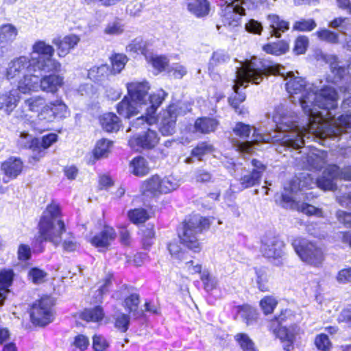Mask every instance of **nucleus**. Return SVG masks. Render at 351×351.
Listing matches in <instances>:
<instances>
[{
	"label": "nucleus",
	"mask_w": 351,
	"mask_h": 351,
	"mask_svg": "<svg viewBox=\"0 0 351 351\" xmlns=\"http://www.w3.org/2000/svg\"><path fill=\"white\" fill-rule=\"evenodd\" d=\"M109 346L106 339L101 335H95L93 337V347L95 351H105Z\"/></svg>",
	"instance_id": "obj_49"
},
{
	"label": "nucleus",
	"mask_w": 351,
	"mask_h": 351,
	"mask_svg": "<svg viewBox=\"0 0 351 351\" xmlns=\"http://www.w3.org/2000/svg\"><path fill=\"white\" fill-rule=\"evenodd\" d=\"M142 232L143 245L145 247H149L152 244V239L155 235L154 226L148 224L145 229L142 230Z\"/></svg>",
	"instance_id": "obj_56"
},
{
	"label": "nucleus",
	"mask_w": 351,
	"mask_h": 351,
	"mask_svg": "<svg viewBox=\"0 0 351 351\" xmlns=\"http://www.w3.org/2000/svg\"><path fill=\"white\" fill-rule=\"evenodd\" d=\"M263 69L258 68L253 60H245L241 63L240 67L237 68L236 79L232 87L235 95L229 98V103L237 114L245 115L247 113V110L244 106L240 105L245 101V95L239 92V87L245 88L249 82L259 84L263 79Z\"/></svg>",
	"instance_id": "obj_5"
},
{
	"label": "nucleus",
	"mask_w": 351,
	"mask_h": 351,
	"mask_svg": "<svg viewBox=\"0 0 351 351\" xmlns=\"http://www.w3.org/2000/svg\"><path fill=\"white\" fill-rule=\"evenodd\" d=\"M177 111L176 105L171 104L161 114L159 130L163 136L172 135L175 132Z\"/></svg>",
	"instance_id": "obj_19"
},
{
	"label": "nucleus",
	"mask_w": 351,
	"mask_h": 351,
	"mask_svg": "<svg viewBox=\"0 0 351 351\" xmlns=\"http://www.w3.org/2000/svg\"><path fill=\"white\" fill-rule=\"evenodd\" d=\"M200 279L204 284V288L207 291H211L216 289L218 285V279L216 276H213L208 270L202 271Z\"/></svg>",
	"instance_id": "obj_42"
},
{
	"label": "nucleus",
	"mask_w": 351,
	"mask_h": 351,
	"mask_svg": "<svg viewBox=\"0 0 351 351\" xmlns=\"http://www.w3.org/2000/svg\"><path fill=\"white\" fill-rule=\"evenodd\" d=\"M18 35V29L12 24H5L0 27V45L5 47L12 43Z\"/></svg>",
	"instance_id": "obj_27"
},
{
	"label": "nucleus",
	"mask_w": 351,
	"mask_h": 351,
	"mask_svg": "<svg viewBox=\"0 0 351 351\" xmlns=\"http://www.w3.org/2000/svg\"><path fill=\"white\" fill-rule=\"evenodd\" d=\"M117 237L114 228L105 226L104 229L90 239L92 245L97 247L107 248Z\"/></svg>",
	"instance_id": "obj_22"
},
{
	"label": "nucleus",
	"mask_w": 351,
	"mask_h": 351,
	"mask_svg": "<svg viewBox=\"0 0 351 351\" xmlns=\"http://www.w3.org/2000/svg\"><path fill=\"white\" fill-rule=\"evenodd\" d=\"M294 315L291 310L282 311L280 314L271 319L267 325L268 329L280 339L285 351L293 349L294 343L300 337L304 331L297 324L287 325L293 321Z\"/></svg>",
	"instance_id": "obj_6"
},
{
	"label": "nucleus",
	"mask_w": 351,
	"mask_h": 351,
	"mask_svg": "<svg viewBox=\"0 0 351 351\" xmlns=\"http://www.w3.org/2000/svg\"><path fill=\"white\" fill-rule=\"evenodd\" d=\"M123 25L118 21L108 23L104 30V32L109 35H119L123 33Z\"/></svg>",
	"instance_id": "obj_54"
},
{
	"label": "nucleus",
	"mask_w": 351,
	"mask_h": 351,
	"mask_svg": "<svg viewBox=\"0 0 351 351\" xmlns=\"http://www.w3.org/2000/svg\"><path fill=\"white\" fill-rule=\"evenodd\" d=\"M46 275L47 274L44 271L36 267L32 268L28 273L29 279L35 284L43 282Z\"/></svg>",
	"instance_id": "obj_52"
},
{
	"label": "nucleus",
	"mask_w": 351,
	"mask_h": 351,
	"mask_svg": "<svg viewBox=\"0 0 351 351\" xmlns=\"http://www.w3.org/2000/svg\"><path fill=\"white\" fill-rule=\"evenodd\" d=\"M57 141V135L56 134H49L44 136L41 141H40V148L36 149V154L32 155V158L36 160H39L40 158L45 156V150L50 147L53 143Z\"/></svg>",
	"instance_id": "obj_34"
},
{
	"label": "nucleus",
	"mask_w": 351,
	"mask_h": 351,
	"mask_svg": "<svg viewBox=\"0 0 351 351\" xmlns=\"http://www.w3.org/2000/svg\"><path fill=\"white\" fill-rule=\"evenodd\" d=\"M126 87L128 97L125 96L117 106L119 115L130 119L145 110V114L135 119L132 127L154 124L157 121L156 110L167 94L161 89L149 95L150 86L147 81L132 82Z\"/></svg>",
	"instance_id": "obj_2"
},
{
	"label": "nucleus",
	"mask_w": 351,
	"mask_h": 351,
	"mask_svg": "<svg viewBox=\"0 0 351 351\" xmlns=\"http://www.w3.org/2000/svg\"><path fill=\"white\" fill-rule=\"evenodd\" d=\"M114 320V326L122 332H125L128 329L130 325V316L121 312H116L113 315Z\"/></svg>",
	"instance_id": "obj_43"
},
{
	"label": "nucleus",
	"mask_w": 351,
	"mask_h": 351,
	"mask_svg": "<svg viewBox=\"0 0 351 351\" xmlns=\"http://www.w3.org/2000/svg\"><path fill=\"white\" fill-rule=\"evenodd\" d=\"M17 145L19 147L30 149L33 155H35L36 149L40 147V140L25 131L20 133Z\"/></svg>",
	"instance_id": "obj_24"
},
{
	"label": "nucleus",
	"mask_w": 351,
	"mask_h": 351,
	"mask_svg": "<svg viewBox=\"0 0 351 351\" xmlns=\"http://www.w3.org/2000/svg\"><path fill=\"white\" fill-rule=\"evenodd\" d=\"M129 219L134 224L144 223L148 219V214L143 208H135L128 213Z\"/></svg>",
	"instance_id": "obj_44"
},
{
	"label": "nucleus",
	"mask_w": 351,
	"mask_h": 351,
	"mask_svg": "<svg viewBox=\"0 0 351 351\" xmlns=\"http://www.w3.org/2000/svg\"><path fill=\"white\" fill-rule=\"evenodd\" d=\"M307 180L304 174L294 177L284 187L282 205L284 208L297 210L307 214Z\"/></svg>",
	"instance_id": "obj_9"
},
{
	"label": "nucleus",
	"mask_w": 351,
	"mask_h": 351,
	"mask_svg": "<svg viewBox=\"0 0 351 351\" xmlns=\"http://www.w3.org/2000/svg\"><path fill=\"white\" fill-rule=\"evenodd\" d=\"M318 37L324 41L330 43H337L339 42L338 34L328 29H322L317 32Z\"/></svg>",
	"instance_id": "obj_53"
},
{
	"label": "nucleus",
	"mask_w": 351,
	"mask_h": 351,
	"mask_svg": "<svg viewBox=\"0 0 351 351\" xmlns=\"http://www.w3.org/2000/svg\"><path fill=\"white\" fill-rule=\"evenodd\" d=\"M210 223V220L207 218L199 215L193 216L179 231L178 235L181 242L195 252H199L201 247L197 235L204 229L209 228Z\"/></svg>",
	"instance_id": "obj_10"
},
{
	"label": "nucleus",
	"mask_w": 351,
	"mask_h": 351,
	"mask_svg": "<svg viewBox=\"0 0 351 351\" xmlns=\"http://www.w3.org/2000/svg\"><path fill=\"white\" fill-rule=\"evenodd\" d=\"M147 60L158 71L165 69L168 63V60L165 56H152Z\"/></svg>",
	"instance_id": "obj_55"
},
{
	"label": "nucleus",
	"mask_w": 351,
	"mask_h": 351,
	"mask_svg": "<svg viewBox=\"0 0 351 351\" xmlns=\"http://www.w3.org/2000/svg\"><path fill=\"white\" fill-rule=\"evenodd\" d=\"M54 48L43 40L36 41L29 55L10 60L4 72L5 79H19V90L23 94L42 90L56 93L62 86L63 79L58 75H45L58 72L61 64L54 59Z\"/></svg>",
	"instance_id": "obj_1"
},
{
	"label": "nucleus",
	"mask_w": 351,
	"mask_h": 351,
	"mask_svg": "<svg viewBox=\"0 0 351 351\" xmlns=\"http://www.w3.org/2000/svg\"><path fill=\"white\" fill-rule=\"evenodd\" d=\"M263 75H279L287 80L286 89L290 95L291 101L295 104H299L304 112L307 108V89L305 79L295 76L292 71H287L285 66L275 63L268 66L263 70Z\"/></svg>",
	"instance_id": "obj_7"
},
{
	"label": "nucleus",
	"mask_w": 351,
	"mask_h": 351,
	"mask_svg": "<svg viewBox=\"0 0 351 351\" xmlns=\"http://www.w3.org/2000/svg\"><path fill=\"white\" fill-rule=\"evenodd\" d=\"M253 169L251 171H246L239 179L240 190L252 187L258 184L263 173L265 171V166L259 160L253 159L252 160Z\"/></svg>",
	"instance_id": "obj_18"
},
{
	"label": "nucleus",
	"mask_w": 351,
	"mask_h": 351,
	"mask_svg": "<svg viewBox=\"0 0 351 351\" xmlns=\"http://www.w3.org/2000/svg\"><path fill=\"white\" fill-rule=\"evenodd\" d=\"M53 301L49 297H44L32 305L30 317L32 323L38 326H45L53 319Z\"/></svg>",
	"instance_id": "obj_12"
},
{
	"label": "nucleus",
	"mask_w": 351,
	"mask_h": 351,
	"mask_svg": "<svg viewBox=\"0 0 351 351\" xmlns=\"http://www.w3.org/2000/svg\"><path fill=\"white\" fill-rule=\"evenodd\" d=\"M112 70L110 73L112 74L120 73L121 71L125 68L128 62V58L125 55L122 53H117L113 55L111 58Z\"/></svg>",
	"instance_id": "obj_40"
},
{
	"label": "nucleus",
	"mask_w": 351,
	"mask_h": 351,
	"mask_svg": "<svg viewBox=\"0 0 351 351\" xmlns=\"http://www.w3.org/2000/svg\"><path fill=\"white\" fill-rule=\"evenodd\" d=\"M111 74L110 67L106 64L94 66L88 71V77L93 81L101 83L108 80Z\"/></svg>",
	"instance_id": "obj_25"
},
{
	"label": "nucleus",
	"mask_w": 351,
	"mask_h": 351,
	"mask_svg": "<svg viewBox=\"0 0 351 351\" xmlns=\"http://www.w3.org/2000/svg\"><path fill=\"white\" fill-rule=\"evenodd\" d=\"M14 274L12 270H3L0 272V305L9 292L8 287L11 285Z\"/></svg>",
	"instance_id": "obj_30"
},
{
	"label": "nucleus",
	"mask_w": 351,
	"mask_h": 351,
	"mask_svg": "<svg viewBox=\"0 0 351 351\" xmlns=\"http://www.w3.org/2000/svg\"><path fill=\"white\" fill-rule=\"evenodd\" d=\"M293 247L303 262L307 261V239L306 238L296 237L292 242Z\"/></svg>",
	"instance_id": "obj_37"
},
{
	"label": "nucleus",
	"mask_w": 351,
	"mask_h": 351,
	"mask_svg": "<svg viewBox=\"0 0 351 351\" xmlns=\"http://www.w3.org/2000/svg\"><path fill=\"white\" fill-rule=\"evenodd\" d=\"M252 131V128L249 125L245 124L242 122H239L233 128L234 133L243 138L249 137Z\"/></svg>",
	"instance_id": "obj_50"
},
{
	"label": "nucleus",
	"mask_w": 351,
	"mask_h": 351,
	"mask_svg": "<svg viewBox=\"0 0 351 351\" xmlns=\"http://www.w3.org/2000/svg\"><path fill=\"white\" fill-rule=\"evenodd\" d=\"M216 175L215 172L211 173L205 169H199L196 171L195 179L197 182H215L216 181Z\"/></svg>",
	"instance_id": "obj_48"
},
{
	"label": "nucleus",
	"mask_w": 351,
	"mask_h": 351,
	"mask_svg": "<svg viewBox=\"0 0 351 351\" xmlns=\"http://www.w3.org/2000/svg\"><path fill=\"white\" fill-rule=\"evenodd\" d=\"M276 130L271 133L264 134L260 129L253 128L252 141H237L233 146L241 153L251 154L254 145L258 143H275L280 141L285 147L298 149L304 145V132L296 124L295 118L284 114L282 109H278L273 116Z\"/></svg>",
	"instance_id": "obj_3"
},
{
	"label": "nucleus",
	"mask_w": 351,
	"mask_h": 351,
	"mask_svg": "<svg viewBox=\"0 0 351 351\" xmlns=\"http://www.w3.org/2000/svg\"><path fill=\"white\" fill-rule=\"evenodd\" d=\"M234 339L242 351H258L254 341L246 333H237Z\"/></svg>",
	"instance_id": "obj_33"
},
{
	"label": "nucleus",
	"mask_w": 351,
	"mask_h": 351,
	"mask_svg": "<svg viewBox=\"0 0 351 351\" xmlns=\"http://www.w3.org/2000/svg\"><path fill=\"white\" fill-rule=\"evenodd\" d=\"M81 38L79 36L71 34L62 38H54L53 43L58 48V54L60 57H64L70 51L74 49L80 43Z\"/></svg>",
	"instance_id": "obj_20"
},
{
	"label": "nucleus",
	"mask_w": 351,
	"mask_h": 351,
	"mask_svg": "<svg viewBox=\"0 0 351 351\" xmlns=\"http://www.w3.org/2000/svg\"><path fill=\"white\" fill-rule=\"evenodd\" d=\"M278 304L277 299L274 296H265L260 301V306L265 315L271 314Z\"/></svg>",
	"instance_id": "obj_45"
},
{
	"label": "nucleus",
	"mask_w": 351,
	"mask_h": 351,
	"mask_svg": "<svg viewBox=\"0 0 351 351\" xmlns=\"http://www.w3.org/2000/svg\"><path fill=\"white\" fill-rule=\"evenodd\" d=\"M349 20L346 18H337L332 21L330 26L332 28H339L340 32L346 35L345 32L348 29Z\"/></svg>",
	"instance_id": "obj_57"
},
{
	"label": "nucleus",
	"mask_w": 351,
	"mask_h": 351,
	"mask_svg": "<svg viewBox=\"0 0 351 351\" xmlns=\"http://www.w3.org/2000/svg\"><path fill=\"white\" fill-rule=\"evenodd\" d=\"M38 239L40 242L48 241L55 246L61 243L66 252H74L79 249L80 244L75 237L69 232L62 240V235L66 232L64 221L60 219V210L58 204H51L43 212L38 224Z\"/></svg>",
	"instance_id": "obj_4"
},
{
	"label": "nucleus",
	"mask_w": 351,
	"mask_h": 351,
	"mask_svg": "<svg viewBox=\"0 0 351 351\" xmlns=\"http://www.w3.org/2000/svg\"><path fill=\"white\" fill-rule=\"evenodd\" d=\"M239 315L247 325L252 324L258 317L256 311L249 305H243L239 308Z\"/></svg>",
	"instance_id": "obj_39"
},
{
	"label": "nucleus",
	"mask_w": 351,
	"mask_h": 351,
	"mask_svg": "<svg viewBox=\"0 0 351 351\" xmlns=\"http://www.w3.org/2000/svg\"><path fill=\"white\" fill-rule=\"evenodd\" d=\"M145 43L141 39H135L127 46V51L136 53H145Z\"/></svg>",
	"instance_id": "obj_60"
},
{
	"label": "nucleus",
	"mask_w": 351,
	"mask_h": 351,
	"mask_svg": "<svg viewBox=\"0 0 351 351\" xmlns=\"http://www.w3.org/2000/svg\"><path fill=\"white\" fill-rule=\"evenodd\" d=\"M315 343L317 348L322 350H327L330 346V342L328 336L323 334L319 335L316 337Z\"/></svg>",
	"instance_id": "obj_63"
},
{
	"label": "nucleus",
	"mask_w": 351,
	"mask_h": 351,
	"mask_svg": "<svg viewBox=\"0 0 351 351\" xmlns=\"http://www.w3.org/2000/svg\"><path fill=\"white\" fill-rule=\"evenodd\" d=\"M218 125V121L212 118L203 117L197 119L195 123L196 131L202 134L214 132Z\"/></svg>",
	"instance_id": "obj_32"
},
{
	"label": "nucleus",
	"mask_w": 351,
	"mask_h": 351,
	"mask_svg": "<svg viewBox=\"0 0 351 351\" xmlns=\"http://www.w3.org/2000/svg\"><path fill=\"white\" fill-rule=\"evenodd\" d=\"M322 250L313 243H308V265L318 266L323 261Z\"/></svg>",
	"instance_id": "obj_36"
},
{
	"label": "nucleus",
	"mask_w": 351,
	"mask_h": 351,
	"mask_svg": "<svg viewBox=\"0 0 351 351\" xmlns=\"http://www.w3.org/2000/svg\"><path fill=\"white\" fill-rule=\"evenodd\" d=\"M22 108L37 112L38 119L45 123H51L56 119L66 118L69 112L66 105L60 99L46 103L41 96H33L24 100Z\"/></svg>",
	"instance_id": "obj_8"
},
{
	"label": "nucleus",
	"mask_w": 351,
	"mask_h": 351,
	"mask_svg": "<svg viewBox=\"0 0 351 351\" xmlns=\"http://www.w3.org/2000/svg\"><path fill=\"white\" fill-rule=\"evenodd\" d=\"M245 28L247 32L255 34H261L263 31L262 24L254 19L249 20L245 23Z\"/></svg>",
	"instance_id": "obj_59"
},
{
	"label": "nucleus",
	"mask_w": 351,
	"mask_h": 351,
	"mask_svg": "<svg viewBox=\"0 0 351 351\" xmlns=\"http://www.w3.org/2000/svg\"><path fill=\"white\" fill-rule=\"evenodd\" d=\"M130 171L136 176H144L149 171L146 159L142 156L133 158L130 162Z\"/></svg>",
	"instance_id": "obj_29"
},
{
	"label": "nucleus",
	"mask_w": 351,
	"mask_h": 351,
	"mask_svg": "<svg viewBox=\"0 0 351 351\" xmlns=\"http://www.w3.org/2000/svg\"><path fill=\"white\" fill-rule=\"evenodd\" d=\"M139 302V295L138 294H131L125 299V307L128 309L130 313H134L137 311Z\"/></svg>",
	"instance_id": "obj_51"
},
{
	"label": "nucleus",
	"mask_w": 351,
	"mask_h": 351,
	"mask_svg": "<svg viewBox=\"0 0 351 351\" xmlns=\"http://www.w3.org/2000/svg\"><path fill=\"white\" fill-rule=\"evenodd\" d=\"M159 139L155 130L147 128L146 131L131 137L128 144L132 149L140 152L142 149H153L158 145Z\"/></svg>",
	"instance_id": "obj_17"
},
{
	"label": "nucleus",
	"mask_w": 351,
	"mask_h": 351,
	"mask_svg": "<svg viewBox=\"0 0 351 351\" xmlns=\"http://www.w3.org/2000/svg\"><path fill=\"white\" fill-rule=\"evenodd\" d=\"M247 0L225 1L221 6V16L225 26L237 27L240 23L241 17L245 15V8Z\"/></svg>",
	"instance_id": "obj_13"
},
{
	"label": "nucleus",
	"mask_w": 351,
	"mask_h": 351,
	"mask_svg": "<svg viewBox=\"0 0 351 351\" xmlns=\"http://www.w3.org/2000/svg\"><path fill=\"white\" fill-rule=\"evenodd\" d=\"M267 19L269 25V32L271 36L280 38L282 33L289 29V23L282 19L277 14H269Z\"/></svg>",
	"instance_id": "obj_23"
},
{
	"label": "nucleus",
	"mask_w": 351,
	"mask_h": 351,
	"mask_svg": "<svg viewBox=\"0 0 351 351\" xmlns=\"http://www.w3.org/2000/svg\"><path fill=\"white\" fill-rule=\"evenodd\" d=\"M285 243L275 237H264L261 240V252L263 255L274 261L275 264L280 263L279 261L285 255Z\"/></svg>",
	"instance_id": "obj_16"
},
{
	"label": "nucleus",
	"mask_w": 351,
	"mask_h": 351,
	"mask_svg": "<svg viewBox=\"0 0 351 351\" xmlns=\"http://www.w3.org/2000/svg\"><path fill=\"white\" fill-rule=\"evenodd\" d=\"M104 313L100 306L94 308L86 309L82 313V318L86 322H97L103 319Z\"/></svg>",
	"instance_id": "obj_41"
},
{
	"label": "nucleus",
	"mask_w": 351,
	"mask_h": 351,
	"mask_svg": "<svg viewBox=\"0 0 351 351\" xmlns=\"http://www.w3.org/2000/svg\"><path fill=\"white\" fill-rule=\"evenodd\" d=\"M169 72L171 73V75L175 77L178 79L182 78L187 73L186 68L180 64H173Z\"/></svg>",
	"instance_id": "obj_61"
},
{
	"label": "nucleus",
	"mask_w": 351,
	"mask_h": 351,
	"mask_svg": "<svg viewBox=\"0 0 351 351\" xmlns=\"http://www.w3.org/2000/svg\"><path fill=\"white\" fill-rule=\"evenodd\" d=\"M289 49V44L285 40L269 43L263 47V50L267 53L280 56L286 53Z\"/></svg>",
	"instance_id": "obj_35"
},
{
	"label": "nucleus",
	"mask_w": 351,
	"mask_h": 351,
	"mask_svg": "<svg viewBox=\"0 0 351 351\" xmlns=\"http://www.w3.org/2000/svg\"><path fill=\"white\" fill-rule=\"evenodd\" d=\"M326 61L330 64L331 72L334 75L332 81L336 83L339 80L343 79L346 75L347 71L346 69L341 66H339V63L337 61V58L335 56H328L326 58Z\"/></svg>",
	"instance_id": "obj_31"
},
{
	"label": "nucleus",
	"mask_w": 351,
	"mask_h": 351,
	"mask_svg": "<svg viewBox=\"0 0 351 351\" xmlns=\"http://www.w3.org/2000/svg\"><path fill=\"white\" fill-rule=\"evenodd\" d=\"M7 80L11 82H17V88L0 92V112L5 115H10L19 105L21 100V90H19V79Z\"/></svg>",
	"instance_id": "obj_15"
},
{
	"label": "nucleus",
	"mask_w": 351,
	"mask_h": 351,
	"mask_svg": "<svg viewBox=\"0 0 351 351\" xmlns=\"http://www.w3.org/2000/svg\"><path fill=\"white\" fill-rule=\"evenodd\" d=\"M100 123L103 129L108 132H117L121 127L119 118L112 112L104 114L100 118Z\"/></svg>",
	"instance_id": "obj_28"
},
{
	"label": "nucleus",
	"mask_w": 351,
	"mask_h": 351,
	"mask_svg": "<svg viewBox=\"0 0 351 351\" xmlns=\"http://www.w3.org/2000/svg\"><path fill=\"white\" fill-rule=\"evenodd\" d=\"M89 345V339L83 335H79L75 337L73 346L80 351L85 350Z\"/></svg>",
	"instance_id": "obj_64"
},
{
	"label": "nucleus",
	"mask_w": 351,
	"mask_h": 351,
	"mask_svg": "<svg viewBox=\"0 0 351 351\" xmlns=\"http://www.w3.org/2000/svg\"><path fill=\"white\" fill-rule=\"evenodd\" d=\"M314 149L308 146V164L310 161H312V165L315 166L316 169H322L323 165L325 164L324 154L322 153V156L319 154L314 152Z\"/></svg>",
	"instance_id": "obj_46"
},
{
	"label": "nucleus",
	"mask_w": 351,
	"mask_h": 351,
	"mask_svg": "<svg viewBox=\"0 0 351 351\" xmlns=\"http://www.w3.org/2000/svg\"><path fill=\"white\" fill-rule=\"evenodd\" d=\"M328 177L324 176L317 180L318 187L324 190H335L337 186L334 179L339 178L346 180H351V167H348L340 170L337 165H330L324 171Z\"/></svg>",
	"instance_id": "obj_14"
},
{
	"label": "nucleus",
	"mask_w": 351,
	"mask_h": 351,
	"mask_svg": "<svg viewBox=\"0 0 351 351\" xmlns=\"http://www.w3.org/2000/svg\"><path fill=\"white\" fill-rule=\"evenodd\" d=\"M179 185V181L173 176L162 178L156 174L142 182L141 191L145 196L157 197L176 190Z\"/></svg>",
	"instance_id": "obj_11"
},
{
	"label": "nucleus",
	"mask_w": 351,
	"mask_h": 351,
	"mask_svg": "<svg viewBox=\"0 0 351 351\" xmlns=\"http://www.w3.org/2000/svg\"><path fill=\"white\" fill-rule=\"evenodd\" d=\"M230 60V57L224 51H217L213 53V56L209 62V69L217 64L226 62Z\"/></svg>",
	"instance_id": "obj_47"
},
{
	"label": "nucleus",
	"mask_w": 351,
	"mask_h": 351,
	"mask_svg": "<svg viewBox=\"0 0 351 351\" xmlns=\"http://www.w3.org/2000/svg\"><path fill=\"white\" fill-rule=\"evenodd\" d=\"M23 167V162L19 158L10 157L6 160L1 165V169L5 175L3 178V182L7 183L10 179L16 178L21 173Z\"/></svg>",
	"instance_id": "obj_21"
},
{
	"label": "nucleus",
	"mask_w": 351,
	"mask_h": 351,
	"mask_svg": "<svg viewBox=\"0 0 351 351\" xmlns=\"http://www.w3.org/2000/svg\"><path fill=\"white\" fill-rule=\"evenodd\" d=\"M307 47V39L304 36H298L295 41L293 51L295 54L300 55L304 53Z\"/></svg>",
	"instance_id": "obj_58"
},
{
	"label": "nucleus",
	"mask_w": 351,
	"mask_h": 351,
	"mask_svg": "<svg viewBox=\"0 0 351 351\" xmlns=\"http://www.w3.org/2000/svg\"><path fill=\"white\" fill-rule=\"evenodd\" d=\"M212 151V146L206 143H201L195 147L191 152L193 156L197 157L199 160L204 154Z\"/></svg>",
	"instance_id": "obj_62"
},
{
	"label": "nucleus",
	"mask_w": 351,
	"mask_h": 351,
	"mask_svg": "<svg viewBox=\"0 0 351 351\" xmlns=\"http://www.w3.org/2000/svg\"><path fill=\"white\" fill-rule=\"evenodd\" d=\"M188 10L197 18L207 16L210 12V3L207 0H194L187 5Z\"/></svg>",
	"instance_id": "obj_26"
},
{
	"label": "nucleus",
	"mask_w": 351,
	"mask_h": 351,
	"mask_svg": "<svg viewBox=\"0 0 351 351\" xmlns=\"http://www.w3.org/2000/svg\"><path fill=\"white\" fill-rule=\"evenodd\" d=\"M112 142L107 139H101L97 141L93 150V155L96 159L106 157L112 146Z\"/></svg>",
	"instance_id": "obj_38"
}]
</instances>
